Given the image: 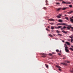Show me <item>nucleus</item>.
<instances>
[{
  "label": "nucleus",
  "instance_id": "nucleus-27",
  "mask_svg": "<svg viewBox=\"0 0 73 73\" xmlns=\"http://www.w3.org/2000/svg\"><path fill=\"white\" fill-rule=\"evenodd\" d=\"M51 29H54V27H53L52 26H51Z\"/></svg>",
  "mask_w": 73,
  "mask_h": 73
},
{
  "label": "nucleus",
  "instance_id": "nucleus-34",
  "mask_svg": "<svg viewBox=\"0 0 73 73\" xmlns=\"http://www.w3.org/2000/svg\"><path fill=\"white\" fill-rule=\"evenodd\" d=\"M58 25H62V23H58Z\"/></svg>",
  "mask_w": 73,
  "mask_h": 73
},
{
  "label": "nucleus",
  "instance_id": "nucleus-53",
  "mask_svg": "<svg viewBox=\"0 0 73 73\" xmlns=\"http://www.w3.org/2000/svg\"><path fill=\"white\" fill-rule=\"evenodd\" d=\"M59 1H61V0H59Z\"/></svg>",
  "mask_w": 73,
  "mask_h": 73
},
{
  "label": "nucleus",
  "instance_id": "nucleus-41",
  "mask_svg": "<svg viewBox=\"0 0 73 73\" xmlns=\"http://www.w3.org/2000/svg\"><path fill=\"white\" fill-rule=\"evenodd\" d=\"M48 28H50V27H49V26H48Z\"/></svg>",
  "mask_w": 73,
  "mask_h": 73
},
{
  "label": "nucleus",
  "instance_id": "nucleus-49",
  "mask_svg": "<svg viewBox=\"0 0 73 73\" xmlns=\"http://www.w3.org/2000/svg\"><path fill=\"white\" fill-rule=\"evenodd\" d=\"M71 18H73V16L72 17H71Z\"/></svg>",
  "mask_w": 73,
  "mask_h": 73
},
{
  "label": "nucleus",
  "instance_id": "nucleus-47",
  "mask_svg": "<svg viewBox=\"0 0 73 73\" xmlns=\"http://www.w3.org/2000/svg\"><path fill=\"white\" fill-rule=\"evenodd\" d=\"M57 25H58V23L57 24Z\"/></svg>",
  "mask_w": 73,
  "mask_h": 73
},
{
  "label": "nucleus",
  "instance_id": "nucleus-23",
  "mask_svg": "<svg viewBox=\"0 0 73 73\" xmlns=\"http://www.w3.org/2000/svg\"><path fill=\"white\" fill-rule=\"evenodd\" d=\"M65 62H67V63H69V62H70L69 61H65Z\"/></svg>",
  "mask_w": 73,
  "mask_h": 73
},
{
  "label": "nucleus",
  "instance_id": "nucleus-9",
  "mask_svg": "<svg viewBox=\"0 0 73 73\" xmlns=\"http://www.w3.org/2000/svg\"><path fill=\"white\" fill-rule=\"evenodd\" d=\"M66 44L67 45H70V43L68 42H66Z\"/></svg>",
  "mask_w": 73,
  "mask_h": 73
},
{
  "label": "nucleus",
  "instance_id": "nucleus-46",
  "mask_svg": "<svg viewBox=\"0 0 73 73\" xmlns=\"http://www.w3.org/2000/svg\"><path fill=\"white\" fill-rule=\"evenodd\" d=\"M55 39H56V40H57V38H55Z\"/></svg>",
  "mask_w": 73,
  "mask_h": 73
},
{
  "label": "nucleus",
  "instance_id": "nucleus-36",
  "mask_svg": "<svg viewBox=\"0 0 73 73\" xmlns=\"http://www.w3.org/2000/svg\"><path fill=\"white\" fill-rule=\"evenodd\" d=\"M69 37H70V38H73L72 37L70 36H69Z\"/></svg>",
  "mask_w": 73,
  "mask_h": 73
},
{
  "label": "nucleus",
  "instance_id": "nucleus-52",
  "mask_svg": "<svg viewBox=\"0 0 73 73\" xmlns=\"http://www.w3.org/2000/svg\"><path fill=\"white\" fill-rule=\"evenodd\" d=\"M64 0H61V1H63Z\"/></svg>",
  "mask_w": 73,
  "mask_h": 73
},
{
  "label": "nucleus",
  "instance_id": "nucleus-18",
  "mask_svg": "<svg viewBox=\"0 0 73 73\" xmlns=\"http://www.w3.org/2000/svg\"><path fill=\"white\" fill-rule=\"evenodd\" d=\"M62 32H63V33H67V32H65V31L64 30L62 31Z\"/></svg>",
  "mask_w": 73,
  "mask_h": 73
},
{
  "label": "nucleus",
  "instance_id": "nucleus-29",
  "mask_svg": "<svg viewBox=\"0 0 73 73\" xmlns=\"http://www.w3.org/2000/svg\"><path fill=\"white\" fill-rule=\"evenodd\" d=\"M62 25H66V24H65V23H62Z\"/></svg>",
  "mask_w": 73,
  "mask_h": 73
},
{
  "label": "nucleus",
  "instance_id": "nucleus-32",
  "mask_svg": "<svg viewBox=\"0 0 73 73\" xmlns=\"http://www.w3.org/2000/svg\"><path fill=\"white\" fill-rule=\"evenodd\" d=\"M56 52H58L59 50H56Z\"/></svg>",
  "mask_w": 73,
  "mask_h": 73
},
{
  "label": "nucleus",
  "instance_id": "nucleus-31",
  "mask_svg": "<svg viewBox=\"0 0 73 73\" xmlns=\"http://www.w3.org/2000/svg\"><path fill=\"white\" fill-rule=\"evenodd\" d=\"M54 28H55L56 29H58V27H55Z\"/></svg>",
  "mask_w": 73,
  "mask_h": 73
},
{
  "label": "nucleus",
  "instance_id": "nucleus-21",
  "mask_svg": "<svg viewBox=\"0 0 73 73\" xmlns=\"http://www.w3.org/2000/svg\"><path fill=\"white\" fill-rule=\"evenodd\" d=\"M69 7H72L73 6H72V5H69Z\"/></svg>",
  "mask_w": 73,
  "mask_h": 73
},
{
  "label": "nucleus",
  "instance_id": "nucleus-13",
  "mask_svg": "<svg viewBox=\"0 0 73 73\" xmlns=\"http://www.w3.org/2000/svg\"><path fill=\"white\" fill-rule=\"evenodd\" d=\"M62 3L63 4H66L67 2H65L64 1H62Z\"/></svg>",
  "mask_w": 73,
  "mask_h": 73
},
{
  "label": "nucleus",
  "instance_id": "nucleus-40",
  "mask_svg": "<svg viewBox=\"0 0 73 73\" xmlns=\"http://www.w3.org/2000/svg\"><path fill=\"white\" fill-rule=\"evenodd\" d=\"M46 3H48V1L47 0H46Z\"/></svg>",
  "mask_w": 73,
  "mask_h": 73
},
{
  "label": "nucleus",
  "instance_id": "nucleus-1",
  "mask_svg": "<svg viewBox=\"0 0 73 73\" xmlns=\"http://www.w3.org/2000/svg\"><path fill=\"white\" fill-rule=\"evenodd\" d=\"M67 29H68V30L70 29V28H71L72 29V31H73V27H71V26H68L67 27Z\"/></svg>",
  "mask_w": 73,
  "mask_h": 73
},
{
  "label": "nucleus",
  "instance_id": "nucleus-35",
  "mask_svg": "<svg viewBox=\"0 0 73 73\" xmlns=\"http://www.w3.org/2000/svg\"><path fill=\"white\" fill-rule=\"evenodd\" d=\"M71 42H72L73 41V39L72 38H71Z\"/></svg>",
  "mask_w": 73,
  "mask_h": 73
},
{
  "label": "nucleus",
  "instance_id": "nucleus-45",
  "mask_svg": "<svg viewBox=\"0 0 73 73\" xmlns=\"http://www.w3.org/2000/svg\"><path fill=\"white\" fill-rule=\"evenodd\" d=\"M71 46V47H72V48H73V46L72 45V46Z\"/></svg>",
  "mask_w": 73,
  "mask_h": 73
},
{
  "label": "nucleus",
  "instance_id": "nucleus-19",
  "mask_svg": "<svg viewBox=\"0 0 73 73\" xmlns=\"http://www.w3.org/2000/svg\"><path fill=\"white\" fill-rule=\"evenodd\" d=\"M56 17L58 18H60L61 17H60V16H59V15H57L56 16Z\"/></svg>",
  "mask_w": 73,
  "mask_h": 73
},
{
  "label": "nucleus",
  "instance_id": "nucleus-24",
  "mask_svg": "<svg viewBox=\"0 0 73 73\" xmlns=\"http://www.w3.org/2000/svg\"><path fill=\"white\" fill-rule=\"evenodd\" d=\"M45 66L47 68H48V66L47 64H45Z\"/></svg>",
  "mask_w": 73,
  "mask_h": 73
},
{
  "label": "nucleus",
  "instance_id": "nucleus-12",
  "mask_svg": "<svg viewBox=\"0 0 73 73\" xmlns=\"http://www.w3.org/2000/svg\"><path fill=\"white\" fill-rule=\"evenodd\" d=\"M70 20L71 22H72V23H73V19L71 18H70Z\"/></svg>",
  "mask_w": 73,
  "mask_h": 73
},
{
  "label": "nucleus",
  "instance_id": "nucleus-3",
  "mask_svg": "<svg viewBox=\"0 0 73 73\" xmlns=\"http://www.w3.org/2000/svg\"><path fill=\"white\" fill-rule=\"evenodd\" d=\"M48 21H55V20L53 19H48Z\"/></svg>",
  "mask_w": 73,
  "mask_h": 73
},
{
  "label": "nucleus",
  "instance_id": "nucleus-28",
  "mask_svg": "<svg viewBox=\"0 0 73 73\" xmlns=\"http://www.w3.org/2000/svg\"><path fill=\"white\" fill-rule=\"evenodd\" d=\"M70 49L71 50H72V51H73V49L72 48H70Z\"/></svg>",
  "mask_w": 73,
  "mask_h": 73
},
{
  "label": "nucleus",
  "instance_id": "nucleus-8",
  "mask_svg": "<svg viewBox=\"0 0 73 73\" xmlns=\"http://www.w3.org/2000/svg\"><path fill=\"white\" fill-rule=\"evenodd\" d=\"M73 11H70V12H68V14H70V13H73Z\"/></svg>",
  "mask_w": 73,
  "mask_h": 73
},
{
  "label": "nucleus",
  "instance_id": "nucleus-17",
  "mask_svg": "<svg viewBox=\"0 0 73 73\" xmlns=\"http://www.w3.org/2000/svg\"><path fill=\"white\" fill-rule=\"evenodd\" d=\"M43 9H44L45 10H46V9H47V8H46V7H43Z\"/></svg>",
  "mask_w": 73,
  "mask_h": 73
},
{
  "label": "nucleus",
  "instance_id": "nucleus-15",
  "mask_svg": "<svg viewBox=\"0 0 73 73\" xmlns=\"http://www.w3.org/2000/svg\"><path fill=\"white\" fill-rule=\"evenodd\" d=\"M59 22H60V23H61L62 22V21L61 20V19H59L58 20Z\"/></svg>",
  "mask_w": 73,
  "mask_h": 73
},
{
  "label": "nucleus",
  "instance_id": "nucleus-43",
  "mask_svg": "<svg viewBox=\"0 0 73 73\" xmlns=\"http://www.w3.org/2000/svg\"><path fill=\"white\" fill-rule=\"evenodd\" d=\"M64 45H65V46H67V45H66V44H65Z\"/></svg>",
  "mask_w": 73,
  "mask_h": 73
},
{
  "label": "nucleus",
  "instance_id": "nucleus-55",
  "mask_svg": "<svg viewBox=\"0 0 73 73\" xmlns=\"http://www.w3.org/2000/svg\"><path fill=\"white\" fill-rule=\"evenodd\" d=\"M60 53H61V51H60Z\"/></svg>",
  "mask_w": 73,
  "mask_h": 73
},
{
  "label": "nucleus",
  "instance_id": "nucleus-10",
  "mask_svg": "<svg viewBox=\"0 0 73 73\" xmlns=\"http://www.w3.org/2000/svg\"><path fill=\"white\" fill-rule=\"evenodd\" d=\"M66 28V27H63V28H61V30H63V29H65Z\"/></svg>",
  "mask_w": 73,
  "mask_h": 73
},
{
  "label": "nucleus",
  "instance_id": "nucleus-51",
  "mask_svg": "<svg viewBox=\"0 0 73 73\" xmlns=\"http://www.w3.org/2000/svg\"><path fill=\"white\" fill-rule=\"evenodd\" d=\"M72 73H73V71H72Z\"/></svg>",
  "mask_w": 73,
  "mask_h": 73
},
{
  "label": "nucleus",
  "instance_id": "nucleus-50",
  "mask_svg": "<svg viewBox=\"0 0 73 73\" xmlns=\"http://www.w3.org/2000/svg\"><path fill=\"white\" fill-rule=\"evenodd\" d=\"M59 15H60V16H61V15L60 14Z\"/></svg>",
  "mask_w": 73,
  "mask_h": 73
},
{
  "label": "nucleus",
  "instance_id": "nucleus-25",
  "mask_svg": "<svg viewBox=\"0 0 73 73\" xmlns=\"http://www.w3.org/2000/svg\"><path fill=\"white\" fill-rule=\"evenodd\" d=\"M60 3H56V4H57V5H60Z\"/></svg>",
  "mask_w": 73,
  "mask_h": 73
},
{
  "label": "nucleus",
  "instance_id": "nucleus-38",
  "mask_svg": "<svg viewBox=\"0 0 73 73\" xmlns=\"http://www.w3.org/2000/svg\"><path fill=\"white\" fill-rule=\"evenodd\" d=\"M49 55L50 56H52V54H49Z\"/></svg>",
  "mask_w": 73,
  "mask_h": 73
},
{
  "label": "nucleus",
  "instance_id": "nucleus-42",
  "mask_svg": "<svg viewBox=\"0 0 73 73\" xmlns=\"http://www.w3.org/2000/svg\"><path fill=\"white\" fill-rule=\"evenodd\" d=\"M58 54H59V56H60V55H61V54L60 53H58Z\"/></svg>",
  "mask_w": 73,
  "mask_h": 73
},
{
  "label": "nucleus",
  "instance_id": "nucleus-6",
  "mask_svg": "<svg viewBox=\"0 0 73 73\" xmlns=\"http://www.w3.org/2000/svg\"><path fill=\"white\" fill-rule=\"evenodd\" d=\"M61 64H62V65H65L66 66L67 65V64L66 63H61Z\"/></svg>",
  "mask_w": 73,
  "mask_h": 73
},
{
  "label": "nucleus",
  "instance_id": "nucleus-2",
  "mask_svg": "<svg viewBox=\"0 0 73 73\" xmlns=\"http://www.w3.org/2000/svg\"><path fill=\"white\" fill-rule=\"evenodd\" d=\"M68 48L67 46H66L65 47V50H66V52L67 53H68L69 52V50L68 49Z\"/></svg>",
  "mask_w": 73,
  "mask_h": 73
},
{
  "label": "nucleus",
  "instance_id": "nucleus-30",
  "mask_svg": "<svg viewBox=\"0 0 73 73\" xmlns=\"http://www.w3.org/2000/svg\"><path fill=\"white\" fill-rule=\"evenodd\" d=\"M65 19H67V20H68V17H65Z\"/></svg>",
  "mask_w": 73,
  "mask_h": 73
},
{
  "label": "nucleus",
  "instance_id": "nucleus-54",
  "mask_svg": "<svg viewBox=\"0 0 73 73\" xmlns=\"http://www.w3.org/2000/svg\"><path fill=\"white\" fill-rule=\"evenodd\" d=\"M63 59H65V58H63Z\"/></svg>",
  "mask_w": 73,
  "mask_h": 73
},
{
  "label": "nucleus",
  "instance_id": "nucleus-37",
  "mask_svg": "<svg viewBox=\"0 0 73 73\" xmlns=\"http://www.w3.org/2000/svg\"><path fill=\"white\" fill-rule=\"evenodd\" d=\"M46 5H49V4H48V3H46Z\"/></svg>",
  "mask_w": 73,
  "mask_h": 73
},
{
  "label": "nucleus",
  "instance_id": "nucleus-7",
  "mask_svg": "<svg viewBox=\"0 0 73 73\" xmlns=\"http://www.w3.org/2000/svg\"><path fill=\"white\" fill-rule=\"evenodd\" d=\"M60 9H62V8H59L57 9V11H59Z\"/></svg>",
  "mask_w": 73,
  "mask_h": 73
},
{
  "label": "nucleus",
  "instance_id": "nucleus-16",
  "mask_svg": "<svg viewBox=\"0 0 73 73\" xmlns=\"http://www.w3.org/2000/svg\"><path fill=\"white\" fill-rule=\"evenodd\" d=\"M61 27H62L61 26H59L58 27V29H59V28H61Z\"/></svg>",
  "mask_w": 73,
  "mask_h": 73
},
{
  "label": "nucleus",
  "instance_id": "nucleus-4",
  "mask_svg": "<svg viewBox=\"0 0 73 73\" xmlns=\"http://www.w3.org/2000/svg\"><path fill=\"white\" fill-rule=\"evenodd\" d=\"M56 67H57V68H59V70H60V71H61V70L60 69V68H61L58 65H56Z\"/></svg>",
  "mask_w": 73,
  "mask_h": 73
},
{
  "label": "nucleus",
  "instance_id": "nucleus-22",
  "mask_svg": "<svg viewBox=\"0 0 73 73\" xmlns=\"http://www.w3.org/2000/svg\"><path fill=\"white\" fill-rule=\"evenodd\" d=\"M56 32L58 33H60V31H58V30H57L56 31Z\"/></svg>",
  "mask_w": 73,
  "mask_h": 73
},
{
  "label": "nucleus",
  "instance_id": "nucleus-39",
  "mask_svg": "<svg viewBox=\"0 0 73 73\" xmlns=\"http://www.w3.org/2000/svg\"><path fill=\"white\" fill-rule=\"evenodd\" d=\"M58 35H59V36H62V35H61V34H58Z\"/></svg>",
  "mask_w": 73,
  "mask_h": 73
},
{
  "label": "nucleus",
  "instance_id": "nucleus-14",
  "mask_svg": "<svg viewBox=\"0 0 73 73\" xmlns=\"http://www.w3.org/2000/svg\"><path fill=\"white\" fill-rule=\"evenodd\" d=\"M72 3V2H67L66 4H70Z\"/></svg>",
  "mask_w": 73,
  "mask_h": 73
},
{
  "label": "nucleus",
  "instance_id": "nucleus-5",
  "mask_svg": "<svg viewBox=\"0 0 73 73\" xmlns=\"http://www.w3.org/2000/svg\"><path fill=\"white\" fill-rule=\"evenodd\" d=\"M43 55V56H42V57H46V54H42Z\"/></svg>",
  "mask_w": 73,
  "mask_h": 73
},
{
  "label": "nucleus",
  "instance_id": "nucleus-26",
  "mask_svg": "<svg viewBox=\"0 0 73 73\" xmlns=\"http://www.w3.org/2000/svg\"><path fill=\"white\" fill-rule=\"evenodd\" d=\"M50 24H51V25H54V23H50Z\"/></svg>",
  "mask_w": 73,
  "mask_h": 73
},
{
  "label": "nucleus",
  "instance_id": "nucleus-33",
  "mask_svg": "<svg viewBox=\"0 0 73 73\" xmlns=\"http://www.w3.org/2000/svg\"><path fill=\"white\" fill-rule=\"evenodd\" d=\"M46 31H49V30H48V29H47V28H46Z\"/></svg>",
  "mask_w": 73,
  "mask_h": 73
},
{
  "label": "nucleus",
  "instance_id": "nucleus-48",
  "mask_svg": "<svg viewBox=\"0 0 73 73\" xmlns=\"http://www.w3.org/2000/svg\"><path fill=\"white\" fill-rule=\"evenodd\" d=\"M72 71H70L71 72H72Z\"/></svg>",
  "mask_w": 73,
  "mask_h": 73
},
{
  "label": "nucleus",
  "instance_id": "nucleus-44",
  "mask_svg": "<svg viewBox=\"0 0 73 73\" xmlns=\"http://www.w3.org/2000/svg\"><path fill=\"white\" fill-rule=\"evenodd\" d=\"M64 16H67V15H64Z\"/></svg>",
  "mask_w": 73,
  "mask_h": 73
},
{
  "label": "nucleus",
  "instance_id": "nucleus-11",
  "mask_svg": "<svg viewBox=\"0 0 73 73\" xmlns=\"http://www.w3.org/2000/svg\"><path fill=\"white\" fill-rule=\"evenodd\" d=\"M67 9V7H64V8H62V10H65V9Z\"/></svg>",
  "mask_w": 73,
  "mask_h": 73
},
{
  "label": "nucleus",
  "instance_id": "nucleus-20",
  "mask_svg": "<svg viewBox=\"0 0 73 73\" xmlns=\"http://www.w3.org/2000/svg\"><path fill=\"white\" fill-rule=\"evenodd\" d=\"M48 36H50V37H53L52 35H51V34L48 35Z\"/></svg>",
  "mask_w": 73,
  "mask_h": 73
}]
</instances>
